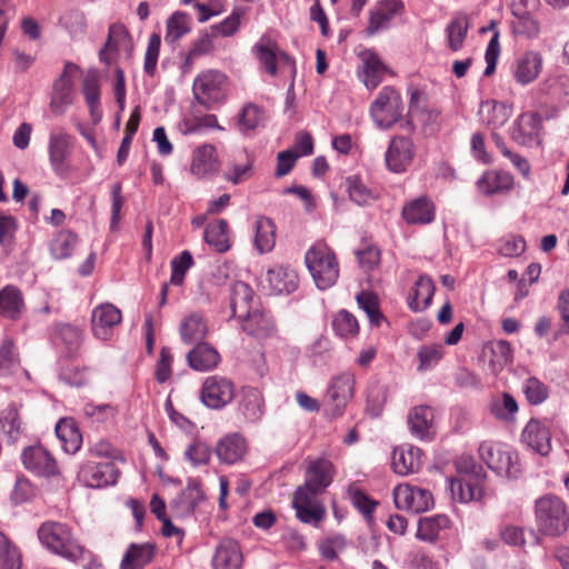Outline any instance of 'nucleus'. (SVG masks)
<instances>
[{"mask_svg":"<svg viewBox=\"0 0 569 569\" xmlns=\"http://www.w3.org/2000/svg\"><path fill=\"white\" fill-rule=\"evenodd\" d=\"M37 536L41 546L49 552L70 562L83 559L86 548L68 523L54 520L44 521L38 528Z\"/></svg>","mask_w":569,"mask_h":569,"instance_id":"obj_1","label":"nucleus"},{"mask_svg":"<svg viewBox=\"0 0 569 569\" xmlns=\"http://www.w3.org/2000/svg\"><path fill=\"white\" fill-rule=\"evenodd\" d=\"M538 531L547 537H560L569 529V510L563 500L555 495H545L535 502Z\"/></svg>","mask_w":569,"mask_h":569,"instance_id":"obj_2","label":"nucleus"},{"mask_svg":"<svg viewBox=\"0 0 569 569\" xmlns=\"http://www.w3.org/2000/svg\"><path fill=\"white\" fill-rule=\"evenodd\" d=\"M305 262L318 289L326 290L337 282L339 261L325 241H317L307 250Z\"/></svg>","mask_w":569,"mask_h":569,"instance_id":"obj_3","label":"nucleus"},{"mask_svg":"<svg viewBox=\"0 0 569 569\" xmlns=\"http://www.w3.org/2000/svg\"><path fill=\"white\" fill-rule=\"evenodd\" d=\"M229 79L226 73L208 69L201 71L193 80L192 93L196 101L206 109H212L227 99Z\"/></svg>","mask_w":569,"mask_h":569,"instance_id":"obj_4","label":"nucleus"},{"mask_svg":"<svg viewBox=\"0 0 569 569\" xmlns=\"http://www.w3.org/2000/svg\"><path fill=\"white\" fill-rule=\"evenodd\" d=\"M325 491L303 483L299 486L292 498V508L299 521L316 528L325 520L327 510L320 496Z\"/></svg>","mask_w":569,"mask_h":569,"instance_id":"obj_5","label":"nucleus"},{"mask_svg":"<svg viewBox=\"0 0 569 569\" xmlns=\"http://www.w3.org/2000/svg\"><path fill=\"white\" fill-rule=\"evenodd\" d=\"M370 116L380 129H390L402 118L403 103L401 94L391 86H386L370 106Z\"/></svg>","mask_w":569,"mask_h":569,"instance_id":"obj_6","label":"nucleus"},{"mask_svg":"<svg viewBox=\"0 0 569 569\" xmlns=\"http://www.w3.org/2000/svg\"><path fill=\"white\" fill-rule=\"evenodd\" d=\"M479 456L497 475L516 477L519 472L517 453L503 443L483 441L479 447Z\"/></svg>","mask_w":569,"mask_h":569,"instance_id":"obj_7","label":"nucleus"},{"mask_svg":"<svg viewBox=\"0 0 569 569\" xmlns=\"http://www.w3.org/2000/svg\"><path fill=\"white\" fill-rule=\"evenodd\" d=\"M355 383L356 379L353 373L348 371L332 378L327 390V413L331 418L342 416L348 402L353 397Z\"/></svg>","mask_w":569,"mask_h":569,"instance_id":"obj_8","label":"nucleus"},{"mask_svg":"<svg viewBox=\"0 0 569 569\" xmlns=\"http://www.w3.org/2000/svg\"><path fill=\"white\" fill-rule=\"evenodd\" d=\"M542 118L536 111L519 114L510 129V138L520 146H539L542 141Z\"/></svg>","mask_w":569,"mask_h":569,"instance_id":"obj_9","label":"nucleus"},{"mask_svg":"<svg viewBox=\"0 0 569 569\" xmlns=\"http://www.w3.org/2000/svg\"><path fill=\"white\" fill-rule=\"evenodd\" d=\"M120 471L112 461H86L80 466L78 479L89 488H103L116 485Z\"/></svg>","mask_w":569,"mask_h":569,"instance_id":"obj_10","label":"nucleus"},{"mask_svg":"<svg viewBox=\"0 0 569 569\" xmlns=\"http://www.w3.org/2000/svg\"><path fill=\"white\" fill-rule=\"evenodd\" d=\"M234 397V385L231 380L221 376L206 378L200 398L204 406L211 409H221Z\"/></svg>","mask_w":569,"mask_h":569,"instance_id":"obj_11","label":"nucleus"},{"mask_svg":"<svg viewBox=\"0 0 569 569\" xmlns=\"http://www.w3.org/2000/svg\"><path fill=\"white\" fill-rule=\"evenodd\" d=\"M73 147V138L64 131L51 132L49 136L48 154L52 171L67 176L71 168L68 162Z\"/></svg>","mask_w":569,"mask_h":569,"instance_id":"obj_12","label":"nucleus"},{"mask_svg":"<svg viewBox=\"0 0 569 569\" xmlns=\"http://www.w3.org/2000/svg\"><path fill=\"white\" fill-rule=\"evenodd\" d=\"M122 321V313L110 302L100 303L91 312V331L94 338L108 341Z\"/></svg>","mask_w":569,"mask_h":569,"instance_id":"obj_13","label":"nucleus"},{"mask_svg":"<svg viewBox=\"0 0 569 569\" xmlns=\"http://www.w3.org/2000/svg\"><path fill=\"white\" fill-rule=\"evenodd\" d=\"M23 467L40 477H53L59 473L56 458L41 445L27 447L21 452Z\"/></svg>","mask_w":569,"mask_h":569,"instance_id":"obj_14","label":"nucleus"},{"mask_svg":"<svg viewBox=\"0 0 569 569\" xmlns=\"http://www.w3.org/2000/svg\"><path fill=\"white\" fill-rule=\"evenodd\" d=\"M415 158V144L411 139L402 136L393 137L385 154L388 170L393 173H403L411 166Z\"/></svg>","mask_w":569,"mask_h":569,"instance_id":"obj_15","label":"nucleus"},{"mask_svg":"<svg viewBox=\"0 0 569 569\" xmlns=\"http://www.w3.org/2000/svg\"><path fill=\"white\" fill-rule=\"evenodd\" d=\"M393 500L398 509L410 510L419 513L428 510L433 505L432 495L427 489L399 485L393 490Z\"/></svg>","mask_w":569,"mask_h":569,"instance_id":"obj_16","label":"nucleus"},{"mask_svg":"<svg viewBox=\"0 0 569 569\" xmlns=\"http://www.w3.org/2000/svg\"><path fill=\"white\" fill-rule=\"evenodd\" d=\"M77 70V64L67 62L61 76L53 83L50 110L56 116L63 114L67 107L72 103V78Z\"/></svg>","mask_w":569,"mask_h":569,"instance_id":"obj_17","label":"nucleus"},{"mask_svg":"<svg viewBox=\"0 0 569 569\" xmlns=\"http://www.w3.org/2000/svg\"><path fill=\"white\" fill-rule=\"evenodd\" d=\"M481 467L473 466V473L451 481V492L461 502L479 501L485 495V478Z\"/></svg>","mask_w":569,"mask_h":569,"instance_id":"obj_18","label":"nucleus"},{"mask_svg":"<svg viewBox=\"0 0 569 569\" xmlns=\"http://www.w3.org/2000/svg\"><path fill=\"white\" fill-rule=\"evenodd\" d=\"M214 452L223 465H236L241 462L248 453L247 439L239 432H232L218 440Z\"/></svg>","mask_w":569,"mask_h":569,"instance_id":"obj_19","label":"nucleus"},{"mask_svg":"<svg viewBox=\"0 0 569 569\" xmlns=\"http://www.w3.org/2000/svg\"><path fill=\"white\" fill-rule=\"evenodd\" d=\"M403 12L405 3L402 0L379 1L370 10L367 33L373 36L379 30L387 28L396 16H401Z\"/></svg>","mask_w":569,"mask_h":569,"instance_id":"obj_20","label":"nucleus"},{"mask_svg":"<svg viewBox=\"0 0 569 569\" xmlns=\"http://www.w3.org/2000/svg\"><path fill=\"white\" fill-rule=\"evenodd\" d=\"M407 422L412 436L420 440H431L435 436V410L430 406L419 405L411 408Z\"/></svg>","mask_w":569,"mask_h":569,"instance_id":"obj_21","label":"nucleus"},{"mask_svg":"<svg viewBox=\"0 0 569 569\" xmlns=\"http://www.w3.org/2000/svg\"><path fill=\"white\" fill-rule=\"evenodd\" d=\"M543 58L538 51H526L515 62L513 78L521 84L533 82L542 71Z\"/></svg>","mask_w":569,"mask_h":569,"instance_id":"obj_22","label":"nucleus"},{"mask_svg":"<svg viewBox=\"0 0 569 569\" xmlns=\"http://www.w3.org/2000/svg\"><path fill=\"white\" fill-rule=\"evenodd\" d=\"M522 441L541 456L551 450V433L546 423L531 419L522 431Z\"/></svg>","mask_w":569,"mask_h":569,"instance_id":"obj_23","label":"nucleus"},{"mask_svg":"<svg viewBox=\"0 0 569 569\" xmlns=\"http://www.w3.org/2000/svg\"><path fill=\"white\" fill-rule=\"evenodd\" d=\"M422 456L418 447L408 443L398 446L392 453V468L401 476L417 472L422 465Z\"/></svg>","mask_w":569,"mask_h":569,"instance_id":"obj_24","label":"nucleus"},{"mask_svg":"<svg viewBox=\"0 0 569 569\" xmlns=\"http://www.w3.org/2000/svg\"><path fill=\"white\" fill-rule=\"evenodd\" d=\"M243 563V555L238 541L226 538L216 548L212 567L213 569H240Z\"/></svg>","mask_w":569,"mask_h":569,"instance_id":"obj_25","label":"nucleus"},{"mask_svg":"<svg viewBox=\"0 0 569 569\" xmlns=\"http://www.w3.org/2000/svg\"><path fill=\"white\" fill-rule=\"evenodd\" d=\"M207 129L222 131L223 127L219 124L216 114L201 113L196 108L186 113L178 123V130L183 136L198 134Z\"/></svg>","mask_w":569,"mask_h":569,"instance_id":"obj_26","label":"nucleus"},{"mask_svg":"<svg viewBox=\"0 0 569 569\" xmlns=\"http://www.w3.org/2000/svg\"><path fill=\"white\" fill-rule=\"evenodd\" d=\"M254 51L258 60L263 66L264 70L271 74H277V62L280 60L289 61V56L281 51L277 42L269 37H261L254 46Z\"/></svg>","mask_w":569,"mask_h":569,"instance_id":"obj_27","label":"nucleus"},{"mask_svg":"<svg viewBox=\"0 0 569 569\" xmlns=\"http://www.w3.org/2000/svg\"><path fill=\"white\" fill-rule=\"evenodd\" d=\"M219 169L217 150L214 146L204 143L199 146L192 153L190 171L198 178L213 174Z\"/></svg>","mask_w":569,"mask_h":569,"instance_id":"obj_28","label":"nucleus"},{"mask_svg":"<svg viewBox=\"0 0 569 569\" xmlns=\"http://www.w3.org/2000/svg\"><path fill=\"white\" fill-rule=\"evenodd\" d=\"M230 307L233 317L241 319L257 307L256 297L251 287L242 281H236L230 290Z\"/></svg>","mask_w":569,"mask_h":569,"instance_id":"obj_29","label":"nucleus"},{"mask_svg":"<svg viewBox=\"0 0 569 569\" xmlns=\"http://www.w3.org/2000/svg\"><path fill=\"white\" fill-rule=\"evenodd\" d=\"M243 331L257 338H268L273 335L276 327L271 317L258 307L252 309L248 316L242 317Z\"/></svg>","mask_w":569,"mask_h":569,"instance_id":"obj_30","label":"nucleus"},{"mask_svg":"<svg viewBox=\"0 0 569 569\" xmlns=\"http://www.w3.org/2000/svg\"><path fill=\"white\" fill-rule=\"evenodd\" d=\"M239 411L248 422H257L264 415V399L261 391L253 387L241 390Z\"/></svg>","mask_w":569,"mask_h":569,"instance_id":"obj_31","label":"nucleus"},{"mask_svg":"<svg viewBox=\"0 0 569 569\" xmlns=\"http://www.w3.org/2000/svg\"><path fill=\"white\" fill-rule=\"evenodd\" d=\"M181 340L187 343H202L208 335V323L200 312H191L180 323Z\"/></svg>","mask_w":569,"mask_h":569,"instance_id":"obj_32","label":"nucleus"},{"mask_svg":"<svg viewBox=\"0 0 569 569\" xmlns=\"http://www.w3.org/2000/svg\"><path fill=\"white\" fill-rule=\"evenodd\" d=\"M402 218L409 224L430 223L435 219V206L427 197H419L403 206Z\"/></svg>","mask_w":569,"mask_h":569,"instance_id":"obj_33","label":"nucleus"},{"mask_svg":"<svg viewBox=\"0 0 569 569\" xmlns=\"http://www.w3.org/2000/svg\"><path fill=\"white\" fill-rule=\"evenodd\" d=\"M435 283L428 276H420L408 295V307L413 312L425 311L432 301Z\"/></svg>","mask_w":569,"mask_h":569,"instance_id":"obj_34","label":"nucleus"},{"mask_svg":"<svg viewBox=\"0 0 569 569\" xmlns=\"http://www.w3.org/2000/svg\"><path fill=\"white\" fill-rule=\"evenodd\" d=\"M189 366L197 371H209L214 369L220 362L219 352L209 343H197L187 353Z\"/></svg>","mask_w":569,"mask_h":569,"instance_id":"obj_35","label":"nucleus"},{"mask_svg":"<svg viewBox=\"0 0 569 569\" xmlns=\"http://www.w3.org/2000/svg\"><path fill=\"white\" fill-rule=\"evenodd\" d=\"M335 476V467L327 459H317L307 468L305 483L326 491Z\"/></svg>","mask_w":569,"mask_h":569,"instance_id":"obj_36","label":"nucleus"},{"mask_svg":"<svg viewBox=\"0 0 569 569\" xmlns=\"http://www.w3.org/2000/svg\"><path fill=\"white\" fill-rule=\"evenodd\" d=\"M56 435L67 453L74 455L82 445V435L72 418H61L56 425Z\"/></svg>","mask_w":569,"mask_h":569,"instance_id":"obj_37","label":"nucleus"},{"mask_svg":"<svg viewBox=\"0 0 569 569\" xmlns=\"http://www.w3.org/2000/svg\"><path fill=\"white\" fill-rule=\"evenodd\" d=\"M478 189L483 194H493L509 191L513 187L511 173L502 170H488L477 182Z\"/></svg>","mask_w":569,"mask_h":569,"instance_id":"obj_38","label":"nucleus"},{"mask_svg":"<svg viewBox=\"0 0 569 569\" xmlns=\"http://www.w3.org/2000/svg\"><path fill=\"white\" fill-rule=\"evenodd\" d=\"M362 58V81L367 89H376L387 72V67L373 51H365Z\"/></svg>","mask_w":569,"mask_h":569,"instance_id":"obj_39","label":"nucleus"},{"mask_svg":"<svg viewBox=\"0 0 569 569\" xmlns=\"http://www.w3.org/2000/svg\"><path fill=\"white\" fill-rule=\"evenodd\" d=\"M267 281L277 293H290L298 287V274L293 269L277 266L267 273Z\"/></svg>","mask_w":569,"mask_h":569,"instance_id":"obj_40","label":"nucleus"},{"mask_svg":"<svg viewBox=\"0 0 569 569\" xmlns=\"http://www.w3.org/2000/svg\"><path fill=\"white\" fill-rule=\"evenodd\" d=\"M24 309L21 291L14 286H7L0 291V315L16 320Z\"/></svg>","mask_w":569,"mask_h":569,"instance_id":"obj_41","label":"nucleus"},{"mask_svg":"<svg viewBox=\"0 0 569 569\" xmlns=\"http://www.w3.org/2000/svg\"><path fill=\"white\" fill-rule=\"evenodd\" d=\"M469 17L466 13L456 14L446 27L448 48L457 52L462 49L468 31Z\"/></svg>","mask_w":569,"mask_h":569,"instance_id":"obj_42","label":"nucleus"},{"mask_svg":"<svg viewBox=\"0 0 569 569\" xmlns=\"http://www.w3.org/2000/svg\"><path fill=\"white\" fill-rule=\"evenodd\" d=\"M154 557V547L151 543L129 546L124 557L122 558L121 569H142Z\"/></svg>","mask_w":569,"mask_h":569,"instance_id":"obj_43","label":"nucleus"},{"mask_svg":"<svg viewBox=\"0 0 569 569\" xmlns=\"http://www.w3.org/2000/svg\"><path fill=\"white\" fill-rule=\"evenodd\" d=\"M206 242L213 247L217 252H226L231 247L229 238V224L226 220L219 219L209 223L204 229Z\"/></svg>","mask_w":569,"mask_h":569,"instance_id":"obj_44","label":"nucleus"},{"mask_svg":"<svg viewBox=\"0 0 569 569\" xmlns=\"http://www.w3.org/2000/svg\"><path fill=\"white\" fill-rule=\"evenodd\" d=\"M450 519L445 515L422 517L418 522L417 538L422 541L435 542L441 530L448 528Z\"/></svg>","mask_w":569,"mask_h":569,"instance_id":"obj_45","label":"nucleus"},{"mask_svg":"<svg viewBox=\"0 0 569 569\" xmlns=\"http://www.w3.org/2000/svg\"><path fill=\"white\" fill-rule=\"evenodd\" d=\"M254 244L260 253L270 252L276 244V226L270 218L259 217L254 223Z\"/></svg>","mask_w":569,"mask_h":569,"instance_id":"obj_46","label":"nucleus"},{"mask_svg":"<svg viewBox=\"0 0 569 569\" xmlns=\"http://www.w3.org/2000/svg\"><path fill=\"white\" fill-rule=\"evenodd\" d=\"M346 190L351 201L359 206L370 204L377 196L368 188L359 176H349L345 180Z\"/></svg>","mask_w":569,"mask_h":569,"instance_id":"obj_47","label":"nucleus"},{"mask_svg":"<svg viewBox=\"0 0 569 569\" xmlns=\"http://www.w3.org/2000/svg\"><path fill=\"white\" fill-rule=\"evenodd\" d=\"M57 336L70 357L78 353L83 338L81 329L73 325L59 323L57 326Z\"/></svg>","mask_w":569,"mask_h":569,"instance_id":"obj_48","label":"nucleus"},{"mask_svg":"<svg viewBox=\"0 0 569 569\" xmlns=\"http://www.w3.org/2000/svg\"><path fill=\"white\" fill-rule=\"evenodd\" d=\"M78 237L70 230H61L52 239L50 244L51 254L56 259H67L71 257L77 244Z\"/></svg>","mask_w":569,"mask_h":569,"instance_id":"obj_49","label":"nucleus"},{"mask_svg":"<svg viewBox=\"0 0 569 569\" xmlns=\"http://www.w3.org/2000/svg\"><path fill=\"white\" fill-rule=\"evenodd\" d=\"M190 31V18L182 11H176L167 21L164 40L173 44Z\"/></svg>","mask_w":569,"mask_h":569,"instance_id":"obj_50","label":"nucleus"},{"mask_svg":"<svg viewBox=\"0 0 569 569\" xmlns=\"http://www.w3.org/2000/svg\"><path fill=\"white\" fill-rule=\"evenodd\" d=\"M20 366V358L11 338H4L0 345V376L12 373Z\"/></svg>","mask_w":569,"mask_h":569,"instance_id":"obj_51","label":"nucleus"},{"mask_svg":"<svg viewBox=\"0 0 569 569\" xmlns=\"http://www.w3.org/2000/svg\"><path fill=\"white\" fill-rule=\"evenodd\" d=\"M21 563L19 548L0 532V569H21Z\"/></svg>","mask_w":569,"mask_h":569,"instance_id":"obj_52","label":"nucleus"},{"mask_svg":"<svg viewBox=\"0 0 569 569\" xmlns=\"http://www.w3.org/2000/svg\"><path fill=\"white\" fill-rule=\"evenodd\" d=\"M490 350L492 357L489 360V367L493 375H498L512 361V347L506 340H498L491 345Z\"/></svg>","mask_w":569,"mask_h":569,"instance_id":"obj_53","label":"nucleus"},{"mask_svg":"<svg viewBox=\"0 0 569 569\" xmlns=\"http://www.w3.org/2000/svg\"><path fill=\"white\" fill-rule=\"evenodd\" d=\"M348 546L347 539L341 533H333L322 538L318 542L320 556L329 561L338 559V555Z\"/></svg>","mask_w":569,"mask_h":569,"instance_id":"obj_54","label":"nucleus"},{"mask_svg":"<svg viewBox=\"0 0 569 569\" xmlns=\"http://www.w3.org/2000/svg\"><path fill=\"white\" fill-rule=\"evenodd\" d=\"M264 119V110L262 107L254 103H246L238 117V124L242 132L251 131Z\"/></svg>","mask_w":569,"mask_h":569,"instance_id":"obj_55","label":"nucleus"},{"mask_svg":"<svg viewBox=\"0 0 569 569\" xmlns=\"http://www.w3.org/2000/svg\"><path fill=\"white\" fill-rule=\"evenodd\" d=\"M332 328L342 338L355 337L359 332V323L356 317L347 310H340L332 320Z\"/></svg>","mask_w":569,"mask_h":569,"instance_id":"obj_56","label":"nucleus"},{"mask_svg":"<svg viewBox=\"0 0 569 569\" xmlns=\"http://www.w3.org/2000/svg\"><path fill=\"white\" fill-rule=\"evenodd\" d=\"M357 302L359 307L367 313L369 321L373 326H380L383 316L380 312L379 299L377 295L370 291H361L357 295Z\"/></svg>","mask_w":569,"mask_h":569,"instance_id":"obj_57","label":"nucleus"},{"mask_svg":"<svg viewBox=\"0 0 569 569\" xmlns=\"http://www.w3.org/2000/svg\"><path fill=\"white\" fill-rule=\"evenodd\" d=\"M213 50V41L209 34H203L193 41L189 49L182 69L184 72L190 71L197 59L209 54Z\"/></svg>","mask_w":569,"mask_h":569,"instance_id":"obj_58","label":"nucleus"},{"mask_svg":"<svg viewBox=\"0 0 569 569\" xmlns=\"http://www.w3.org/2000/svg\"><path fill=\"white\" fill-rule=\"evenodd\" d=\"M443 347L440 343L423 345L419 348L417 357L419 360L418 370L427 371L432 369L441 360Z\"/></svg>","mask_w":569,"mask_h":569,"instance_id":"obj_59","label":"nucleus"},{"mask_svg":"<svg viewBox=\"0 0 569 569\" xmlns=\"http://www.w3.org/2000/svg\"><path fill=\"white\" fill-rule=\"evenodd\" d=\"M518 409L516 399L508 392H503L501 399H497L491 403L492 415L503 421H511Z\"/></svg>","mask_w":569,"mask_h":569,"instance_id":"obj_60","label":"nucleus"},{"mask_svg":"<svg viewBox=\"0 0 569 569\" xmlns=\"http://www.w3.org/2000/svg\"><path fill=\"white\" fill-rule=\"evenodd\" d=\"M170 284L181 286L184 281L187 271L193 266V258L187 250L171 260Z\"/></svg>","mask_w":569,"mask_h":569,"instance_id":"obj_61","label":"nucleus"},{"mask_svg":"<svg viewBox=\"0 0 569 569\" xmlns=\"http://www.w3.org/2000/svg\"><path fill=\"white\" fill-rule=\"evenodd\" d=\"M522 391L530 405H540L549 396L548 387L536 377L526 379Z\"/></svg>","mask_w":569,"mask_h":569,"instance_id":"obj_62","label":"nucleus"},{"mask_svg":"<svg viewBox=\"0 0 569 569\" xmlns=\"http://www.w3.org/2000/svg\"><path fill=\"white\" fill-rule=\"evenodd\" d=\"M358 262L360 267L366 271L370 272L376 270L380 266L381 251L380 249L370 243L363 244L362 248L356 251Z\"/></svg>","mask_w":569,"mask_h":569,"instance_id":"obj_63","label":"nucleus"},{"mask_svg":"<svg viewBox=\"0 0 569 569\" xmlns=\"http://www.w3.org/2000/svg\"><path fill=\"white\" fill-rule=\"evenodd\" d=\"M160 47H161L160 33H158V32L151 33L149 37V40H148V46H147V50L144 53V63H143V70L150 77H153L156 74L158 58H159V53H160Z\"/></svg>","mask_w":569,"mask_h":569,"instance_id":"obj_64","label":"nucleus"}]
</instances>
